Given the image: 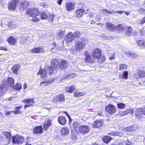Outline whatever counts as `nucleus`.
<instances>
[{"mask_svg": "<svg viewBox=\"0 0 145 145\" xmlns=\"http://www.w3.org/2000/svg\"><path fill=\"white\" fill-rule=\"evenodd\" d=\"M58 61L56 59H52L51 62V67H46L44 70L40 68L39 71L38 72L37 74L40 75V78H44L46 77L47 72L50 74H52L54 71H57L58 70Z\"/></svg>", "mask_w": 145, "mask_h": 145, "instance_id": "nucleus-1", "label": "nucleus"}, {"mask_svg": "<svg viewBox=\"0 0 145 145\" xmlns=\"http://www.w3.org/2000/svg\"><path fill=\"white\" fill-rule=\"evenodd\" d=\"M39 10L38 8H29L26 10L27 14L33 18L31 19L32 21L37 22L39 21L40 19L37 17L39 14Z\"/></svg>", "mask_w": 145, "mask_h": 145, "instance_id": "nucleus-2", "label": "nucleus"}, {"mask_svg": "<svg viewBox=\"0 0 145 145\" xmlns=\"http://www.w3.org/2000/svg\"><path fill=\"white\" fill-rule=\"evenodd\" d=\"M88 39L85 37L81 38L80 40L77 41L75 44V49L77 51L82 50L85 46L88 43Z\"/></svg>", "mask_w": 145, "mask_h": 145, "instance_id": "nucleus-3", "label": "nucleus"}, {"mask_svg": "<svg viewBox=\"0 0 145 145\" xmlns=\"http://www.w3.org/2000/svg\"><path fill=\"white\" fill-rule=\"evenodd\" d=\"M24 140V138L18 135L12 137V142L14 144H21L23 142Z\"/></svg>", "mask_w": 145, "mask_h": 145, "instance_id": "nucleus-4", "label": "nucleus"}, {"mask_svg": "<svg viewBox=\"0 0 145 145\" xmlns=\"http://www.w3.org/2000/svg\"><path fill=\"white\" fill-rule=\"evenodd\" d=\"M106 112L111 115L113 114L116 112V107L111 105H109L105 108Z\"/></svg>", "mask_w": 145, "mask_h": 145, "instance_id": "nucleus-5", "label": "nucleus"}, {"mask_svg": "<svg viewBox=\"0 0 145 145\" xmlns=\"http://www.w3.org/2000/svg\"><path fill=\"white\" fill-rule=\"evenodd\" d=\"M79 130L80 133L85 134L89 133L90 131V128L87 125H82L79 127Z\"/></svg>", "mask_w": 145, "mask_h": 145, "instance_id": "nucleus-6", "label": "nucleus"}, {"mask_svg": "<svg viewBox=\"0 0 145 145\" xmlns=\"http://www.w3.org/2000/svg\"><path fill=\"white\" fill-rule=\"evenodd\" d=\"M19 2L17 0H14L10 1L8 4V8L9 10H15Z\"/></svg>", "mask_w": 145, "mask_h": 145, "instance_id": "nucleus-7", "label": "nucleus"}, {"mask_svg": "<svg viewBox=\"0 0 145 145\" xmlns=\"http://www.w3.org/2000/svg\"><path fill=\"white\" fill-rule=\"evenodd\" d=\"M91 55L95 59H99L101 56V51L98 49H95L93 50Z\"/></svg>", "mask_w": 145, "mask_h": 145, "instance_id": "nucleus-8", "label": "nucleus"}, {"mask_svg": "<svg viewBox=\"0 0 145 145\" xmlns=\"http://www.w3.org/2000/svg\"><path fill=\"white\" fill-rule=\"evenodd\" d=\"M103 121L101 120H96L93 124L92 126L94 128H99L103 125Z\"/></svg>", "mask_w": 145, "mask_h": 145, "instance_id": "nucleus-9", "label": "nucleus"}, {"mask_svg": "<svg viewBox=\"0 0 145 145\" xmlns=\"http://www.w3.org/2000/svg\"><path fill=\"white\" fill-rule=\"evenodd\" d=\"M75 5V3H74L71 2H67L65 6V9L69 11H71L74 8Z\"/></svg>", "mask_w": 145, "mask_h": 145, "instance_id": "nucleus-10", "label": "nucleus"}, {"mask_svg": "<svg viewBox=\"0 0 145 145\" xmlns=\"http://www.w3.org/2000/svg\"><path fill=\"white\" fill-rule=\"evenodd\" d=\"M74 39V34L72 33H70L66 35L65 37V40L67 43L72 41Z\"/></svg>", "mask_w": 145, "mask_h": 145, "instance_id": "nucleus-11", "label": "nucleus"}, {"mask_svg": "<svg viewBox=\"0 0 145 145\" xmlns=\"http://www.w3.org/2000/svg\"><path fill=\"white\" fill-rule=\"evenodd\" d=\"M19 9L22 10H24L26 9L28 7L29 3L27 1L22 2L21 3H19Z\"/></svg>", "mask_w": 145, "mask_h": 145, "instance_id": "nucleus-12", "label": "nucleus"}, {"mask_svg": "<svg viewBox=\"0 0 145 145\" xmlns=\"http://www.w3.org/2000/svg\"><path fill=\"white\" fill-rule=\"evenodd\" d=\"M31 52L32 53L36 54L41 52L44 53L45 52V51L43 47H39L31 49Z\"/></svg>", "mask_w": 145, "mask_h": 145, "instance_id": "nucleus-13", "label": "nucleus"}, {"mask_svg": "<svg viewBox=\"0 0 145 145\" xmlns=\"http://www.w3.org/2000/svg\"><path fill=\"white\" fill-rule=\"evenodd\" d=\"M58 121L61 125H65L67 122V120L65 117L63 116H59L58 118Z\"/></svg>", "mask_w": 145, "mask_h": 145, "instance_id": "nucleus-14", "label": "nucleus"}, {"mask_svg": "<svg viewBox=\"0 0 145 145\" xmlns=\"http://www.w3.org/2000/svg\"><path fill=\"white\" fill-rule=\"evenodd\" d=\"M7 41L11 45H14L16 43V38L12 36L9 37Z\"/></svg>", "mask_w": 145, "mask_h": 145, "instance_id": "nucleus-15", "label": "nucleus"}, {"mask_svg": "<svg viewBox=\"0 0 145 145\" xmlns=\"http://www.w3.org/2000/svg\"><path fill=\"white\" fill-rule=\"evenodd\" d=\"M142 111L141 108H137L136 110L135 114L137 117L140 119L142 117Z\"/></svg>", "mask_w": 145, "mask_h": 145, "instance_id": "nucleus-16", "label": "nucleus"}, {"mask_svg": "<svg viewBox=\"0 0 145 145\" xmlns=\"http://www.w3.org/2000/svg\"><path fill=\"white\" fill-rule=\"evenodd\" d=\"M42 126H38L33 129V132L35 134H40L42 132Z\"/></svg>", "mask_w": 145, "mask_h": 145, "instance_id": "nucleus-17", "label": "nucleus"}, {"mask_svg": "<svg viewBox=\"0 0 145 145\" xmlns=\"http://www.w3.org/2000/svg\"><path fill=\"white\" fill-rule=\"evenodd\" d=\"M68 63L67 61L65 60L61 61L59 64V66L58 65V69L59 67L62 69L63 68H65L68 66Z\"/></svg>", "mask_w": 145, "mask_h": 145, "instance_id": "nucleus-18", "label": "nucleus"}, {"mask_svg": "<svg viewBox=\"0 0 145 145\" xmlns=\"http://www.w3.org/2000/svg\"><path fill=\"white\" fill-rule=\"evenodd\" d=\"M107 29L110 31H113L115 30L116 27L112 24L108 23L106 24Z\"/></svg>", "mask_w": 145, "mask_h": 145, "instance_id": "nucleus-19", "label": "nucleus"}, {"mask_svg": "<svg viewBox=\"0 0 145 145\" xmlns=\"http://www.w3.org/2000/svg\"><path fill=\"white\" fill-rule=\"evenodd\" d=\"M84 10L82 9L76 10V16L78 18L80 17L83 14Z\"/></svg>", "mask_w": 145, "mask_h": 145, "instance_id": "nucleus-20", "label": "nucleus"}, {"mask_svg": "<svg viewBox=\"0 0 145 145\" xmlns=\"http://www.w3.org/2000/svg\"><path fill=\"white\" fill-rule=\"evenodd\" d=\"M126 34L127 36L131 35L132 32V28L130 26L126 27L125 29Z\"/></svg>", "mask_w": 145, "mask_h": 145, "instance_id": "nucleus-21", "label": "nucleus"}, {"mask_svg": "<svg viewBox=\"0 0 145 145\" xmlns=\"http://www.w3.org/2000/svg\"><path fill=\"white\" fill-rule=\"evenodd\" d=\"M101 13L104 15L108 16V14H112L114 13L113 11H109L107 9H103L101 11Z\"/></svg>", "mask_w": 145, "mask_h": 145, "instance_id": "nucleus-22", "label": "nucleus"}, {"mask_svg": "<svg viewBox=\"0 0 145 145\" xmlns=\"http://www.w3.org/2000/svg\"><path fill=\"white\" fill-rule=\"evenodd\" d=\"M51 124V121L50 120H48L46 122L44 125V129L45 130H46L50 126Z\"/></svg>", "mask_w": 145, "mask_h": 145, "instance_id": "nucleus-23", "label": "nucleus"}, {"mask_svg": "<svg viewBox=\"0 0 145 145\" xmlns=\"http://www.w3.org/2000/svg\"><path fill=\"white\" fill-rule=\"evenodd\" d=\"M112 139V138L109 136H105L103 137V140L105 143H108Z\"/></svg>", "mask_w": 145, "mask_h": 145, "instance_id": "nucleus-24", "label": "nucleus"}, {"mask_svg": "<svg viewBox=\"0 0 145 145\" xmlns=\"http://www.w3.org/2000/svg\"><path fill=\"white\" fill-rule=\"evenodd\" d=\"M7 82L8 84L10 86H13L14 84V80L11 77H9L7 79Z\"/></svg>", "mask_w": 145, "mask_h": 145, "instance_id": "nucleus-25", "label": "nucleus"}, {"mask_svg": "<svg viewBox=\"0 0 145 145\" xmlns=\"http://www.w3.org/2000/svg\"><path fill=\"white\" fill-rule=\"evenodd\" d=\"M69 130L68 128L65 127L62 128L61 130V133L62 135H68Z\"/></svg>", "mask_w": 145, "mask_h": 145, "instance_id": "nucleus-26", "label": "nucleus"}, {"mask_svg": "<svg viewBox=\"0 0 145 145\" xmlns=\"http://www.w3.org/2000/svg\"><path fill=\"white\" fill-rule=\"evenodd\" d=\"M19 69L20 66L19 65H14L12 68L13 73L14 74H16Z\"/></svg>", "mask_w": 145, "mask_h": 145, "instance_id": "nucleus-27", "label": "nucleus"}, {"mask_svg": "<svg viewBox=\"0 0 145 145\" xmlns=\"http://www.w3.org/2000/svg\"><path fill=\"white\" fill-rule=\"evenodd\" d=\"M7 84L6 82H2L0 86V88L2 91L3 89H4V91H5L7 89Z\"/></svg>", "mask_w": 145, "mask_h": 145, "instance_id": "nucleus-28", "label": "nucleus"}, {"mask_svg": "<svg viewBox=\"0 0 145 145\" xmlns=\"http://www.w3.org/2000/svg\"><path fill=\"white\" fill-rule=\"evenodd\" d=\"M85 61L87 62L92 63L94 62L93 59L90 55L89 56L86 57Z\"/></svg>", "mask_w": 145, "mask_h": 145, "instance_id": "nucleus-29", "label": "nucleus"}, {"mask_svg": "<svg viewBox=\"0 0 145 145\" xmlns=\"http://www.w3.org/2000/svg\"><path fill=\"white\" fill-rule=\"evenodd\" d=\"M4 135L7 138L8 142H10L12 138L10 133L9 132H5L4 133Z\"/></svg>", "mask_w": 145, "mask_h": 145, "instance_id": "nucleus-30", "label": "nucleus"}, {"mask_svg": "<svg viewBox=\"0 0 145 145\" xmlns=\"http://www.w3.org/2000/svg\"><path fill=\"white\" fill-rule=\"evenodd\" d=\"M75 88L74 86H71L68 87L66 88V91L70 93H72L75 89Z\"/></svg>", "mask_w": 145, "mask_h": 145, "instance_id": "nucleus-31", "label": "nucleus"}, {"mask_svg": "<svg viewBox=\"0 0 145 145\" xmlns=\"http://www.w3.org/2000/svg\"><path fill=\"white\" fill-rule=\"evenodd\" d=\"M76 76V74L74 73H71L69 74L67 76L65 77L64 79H71L75 77Z\"/></svg>", "mask_w": 145, "mask_h": 145, "instance_id": "nucleus-32", "label": "nucleus"}, {"mask_svg": "<svg viewBox=\"0 0 145 145\" xmlns=\"http://www.w3.org/2000/svg\"><path fill=\"white\" fill-rule=\"evenodd\" d=\"M53 81V80L52 81L51 80H46L45 81H43L42 82L40 83V86H44V85H43V84H44V85H48L49 84H50L51 83H52Z\"/></svg>", "mask_w": 145, "mask_h": 145, "instance_id": "nucleus-33", "label": "nucleus"}, {"mask_svg": "<svg viewBox=\"0 0 145 145\" xmlns=\"http://www.w3.org/2000/svg\"><path fill=\"white\" fill-rule=\"evenodd\" d=\"M23 102L25 103L30 104L31 105H32V103H34L33 100L32 99H25L23 100Z\"/></svg>", "mask_w": 145, "mask_h": 145, "instance_id": "nucleus-34", "label": "nucleus"}, {"mask_svg": "<svg viewBox=\"0 0 145 145\" xmlns=\"http://www.w3.org/2000/svg\"><path fill=\"white\" fill-rule=\"evenodd\" d=\"M85 95V93L84 92H77L75 91L74 93V96L75 97H79Z\"/></svg>", "mask_w": 145, "mask_h": 145, "instance_id": "nucleus-35", "label": "nucleus"}, {"mask_svg": "<svg viewBox=\"0 0 145 145\" xmlns=\"http://www.w3.org/2000/svg\"><path fill=\"white\" fill-rule=\"evenodd\" d=\"M124 29V26L122 24H119L117 25L115 29L119 31H122Z\"/></svg>", "mask_w": 145, "mask_h": 145, "instance_id": "nucleus-36", "label": "nucleus"}, {"mask_svg": "<svg viewBox=\"0 0 145 145\" xmlns=\"http://www.w3.org/2000/svg\"><path fill=\"white\" fill-rule=\"evenodd\" d=\"M53 44L55 46L51 49L50 51L52 52L55 53L56 52L57 50L58 49V47L57 46L55 45L56 43L55 42L53 43Z\"/></svg>", "mask_w": 145, "mask_h": 145, "instance_id": "nucleus-37", "label": "nucleus"}, {"mask_svg": "<svg viewBox=\"0 0 145 145\" xmlns=\"http://www.w3.org/2000/svg\"><path fill=\"white\" fill-rule=\"evenodd\" d=\"M137 42L139 46H142L145 48V42L142 40H138L137 41Z\"/></svg>", "mask_w": 145, "mask_h": 145, "instance_id": "nucleus-38", "label": "nucleus"}, {"mask_svg": "<svg viewBox=\"0 0 145 145\" xmlns=\"http://www.w3.org/2000/svg\"><path fill=\"white\" fill-rule=\"evenodd\" d=\"M57 99L58 101H64L65 99L63 95H59L57 97Z\"/></svg>", "mask_w": 145, "mask_h": 145, "instance_id": "nucleus-39", "label": "nucleus"}, {"mask_svg": "<svg viewBox=\"0 0 145 145\" xmlns=\"http://www.w3.org/2000/svg\"><path fill=\"white\" fill-rule=\"evenodd\" d=\"M65 33L64 32L61 30L59 31L57 33V35L59 36V39L63 37Z\"/></svg>", "mask_w": 145, "mask_h": 145, "instance_id": "nucleus-40", "label": "nucleus"}, {"mask_svg": "<svg viewBox=\"0 0 145 145\" xmlns=\"http://www.w3.org/2000/svg\"><path fill=\"white\" fill-rule=\"evenodd\" d=\"M127 54L129 55L131 57L135 58L137 57V54L133 52H128L127 53Z\"/></svg>", "mask_w": 145, "mask_h": 145, "instance_id": "nucleus-41", "label": "nucleus"}, {"mask_svg": "<svg viewBox=\"0 0 145 145\" xmlns=\"http://www.w3.org/2000/svg\"><path fill=\"white\" fill-rule=\"evenodd\" d=\"M13 87L14 89L17 90H20L22 88L21 84L19 83L17 84L16 85L14 86Z\"/></svg>", "mask_w": 145, "mask_h": 145, "instance_id": "nucleus-42", "label": "nucleus"}, {"mask_svg": "<svg viewBox=\"0 0 145 145\" xmlns=\"http://www.w3.org/2000/svg\"><path fill=\"white\" fill-rule=\"evenodd\" d=\"M47 18V16L45 12H42L41 13L40 18L42 20L46 19Z\"/></svg>", "mask_w": 145, "mask_h": 145, "instance_id": "nucleus-43", "label": "nucleus"}, {"mask_svg": "<svg viewBox=\"0 0 145 145\" xmlns=\"http://www.w3.org/2000/svg\"><path fill=\"white\" fill-rule=\"evenodd\" d=\"M127 66L126 65L122 64L120 65V67L119 69L122 71L127 69Z\"/></svg>", "mask_w": 145, "mask_h": 145, "instance_id": "nucleus-44", "label": "nucleus"}, {"mask_svg": "<svg viewBox=\"0 0 145 145\" xmlns=\"http://www.w3.org/2000/svg\"><path fill=\"white\" fill-rule=\"evenodd\" d=\"M125 111L126 115L128 114H132L133 113V109L130 108L127 109L125 110Z\"/></svg>", "mask_w": 145, "mask_h": 145, "instance_id": "nucleus-45", "label": "nucleus"}, {"mask_svg": "<svg viewBox=\"0 0 145 145\" xmlns=\"http://www.w3.org/2000/svg\"><path fill=\"white\" fill-rule=\"evenodd\" d=\"M139 75L142 77L145 76V72L144 71H140L138 73Z\"/></svg>", "mask_w": 145, "mask_h": 145, "instance_id": "nucleus-46", "label": "nucleus"}, {"mask_svg": "<svg viewBox=\"0 0 145 145\" xmlns=\"http://www.w3.org/2000/svg\"><path fill=\"white\" fill-rule=\"evenodd\" d=\"M74 34V38H79L80 37V34L79 31H76L75 32Z\"/></svg>", "mask_w": 145, "mask_h": 145, "instance_id": "nucleus-47", "label": "nucleus"}, {"mask_svg": "<svg viewBox=\"0 0 145 145\" xmlns=\"http://www.w3.org/2000/svg\"><path fill=\"white\" fill-rule=\"evenodd\" d=\"M118 107L119 108H123L125 107V105L123 103H120L117 104Z\"/></svg>", "mask_w": 145, "mask_h": 145, "instance_id": "nucleus-48", "label": "nucleus"}, {"mask_svg": "<svg viewBox=\"0 0 145 145\" xmlns=\"http://www.w3.org/2000/svg\"><path fill=\"white\" fill-rule=\"evenodd\" d=\"M73 126L74 129L76 130L77 128L78 127L79 124L76 122H74L73 123Z\"/></svg>", "mask_w": 145, "mask_h": 145, "instance_id": "nucleus-49", "label": "nucleus"}, {"mask_svg": "<svg viewBox=\"0 0 145 145\" xmlns=\"http://www.w3.org/2000/svg\"><path fill=\"white\" fill-rule=\"evenodd\" d=\"M128 75V72L127 71H125L123 72V78L125 79L127 78V76Z\"/></svg>", "mask_w": 145, "mask_h": 145, "instance_id": "nucleus-50", "label": "nucleus"}, {"mask_svg": "<svg viewBox=\"0 0 145 145\" xmlns=\"http://www.w3.org/2000/svg\"><path fill=\"white\" fill-rule=\"evenodd\" d=\"M140 35L141 36H143L145 34V31L143 29H139Z\"/></svg>", "mask_w": 145, "mask_h": 145, "instance_id": "nucleus-51", "label": "nucleus"}, {"mask_svg": "<svg viewBox=\"0 0 145 145\" xmlns=\"http://www.w3.org/2000/svg\"><path fill=\"white\" fill-rule=\"evenodd\" d=\"M20 43L23 44L26 41V39L24 37H21L20 39Z\"/></svg>", "mask_w": 145, "mask_h": 145, "instance_id": "nucleus-52", "label": "nucleus"}, {"mask_svg": "<svg viewBox=\"0 0 145 145\" xmlns=\"http://www.w3.org/2000/svg\"><path fill=\"white\" fill-rule=\"evenodd\" d=\"M138 11L139 12L142 14H145V9L143 8H140L138 10Z\"/></svg>", "mask_w": 145, "mask_h": 145, "instance_id": "nucleus-53", "label": "nucleus"}, {"mask_svg": "<svg viewBox=\"0 0 145 145\" xmlns=\"http://www.w3.org/2000/svg\"><path fill=\"white\" fill-rule=\"evenodd\" d=\"M119 114L120 116H123L125 115H126V114L125 111H120L119 112Z\"/></svg>", "mask_w": 145, "mask_h": 145, "instance_id": "nucleus-54", "label": "nucleus"}, {"mask_svg": "<svg viewBox=\"0 0 145 145\" xmlns=\"http://www.w3.org/2000/svg\"><path fill=\"white\" fill-rule=\"evenodd\" d=\"M145 23V16L142 19L140 22V23L141 24H143Z\"/></svg>", "mask_w": 145, "mask_h": 145, "instance_id": "nucleus-55", "label": "nucleus"}, {"mask_svg": "<svg viewBox=\"0 0 145 145\" xmlns=\"http://www.w3.org/2000/svg\"><path fill=\"white\" fill-rule=\"evenodd\" d=\"M14 112H14L15 114H16L18 113H19L20 114H22V111H18L17 110H14V111H13Z\"/></svg>", "mask_w": 145, "mask_h": 145, "instance_id": "nucleus-56", "label": "nucleus"}, {"mask_svg": "<svg viewBox=\"0 0 145 145\" xmlns=\"http://www.w3.org/2000/svg\"><path fill=\"white\" fill-rule=\"evenodd\" d=\"M1 50L7 51L8 50L5 47L0 46V50Z\"/></svg>", "mask_w": 145, "mask_h": 145, "instance_id": "nucleus-57", "label": "nucleus"}, {"mask_svg": "<svg viewBox=\"0 0 145 145\" xmlns=\"http://www.w3.org/2000/svg\"><path fill=\"white\" fill-rule=\"evenodd\" d=\"M22 108V107L21 106H20L17 107H16L14 109H16L17 110L20 111L19 110L20 109H21Z\"/></svg>", "mask_w": 145, "mask_h": 145, "instance_id": "nucleus-58", "label": "nucleus"}, {"mask_svg": "<svg viewBox=\"0 0 145 145\" xmlns=\"http://www.w3.org/2000/svg\"><path fill=\"white\" fill-rule=\"evenodd\" d=\"M14 112L13 111H11L10 112L7 111L5 112V114L7 115H9L11 113H12Z\"/></svg>", "mask_w": 145, "mask_h": 145, "instance_id": "nucleus-59", "label": "nucleus"}, {"mask_svg": "<svg viewBox=\"0 0 145 145\" xmlns=\"http://www.w3.org/2000/svg\"><path fill=\"white\" fill-rule=\"evenodd\" d=\"M142 114H143L145 115V106L142 108Z\"/></svg>", "mask_w": 145, "mask_h": 145, "instance_id": "nucleus-60", "label": "nucleus"}, {"mask_svg": "<svg viewBox=\"0 0 145 145\" xmlns=\"http://www.w3.org/2000/svg\"><path fill=\"white\" fill-rule=\"evenodd\" d=\"M112 56L110 57H109V59L110 60L113 59L114 58V54L112 53Z\"/></svg>", "mask_w": 145, "mask_h": 145, "instance_id": "nucleus-61", "label": "nucleus"}, {"mask_svg": "<svg viewBox=\"0 0 145 145\" xmlns=\"http://www.w3.org/2000/svg\"><path fill=\"white\" fill-rule=\"evenodd\" d=\"M124 129L125 130V131H131L132 130H134V129H133V128L131 129H130L129 128H125V129Z\"/></svg>", "mask_w": 145, "mask_h": 145, "instance_id": "nucleus-62", "label": "nucleus"}, {"mask_svg": "<svg viewBox=\"0 0 145 145\" xmlns=\"http://www.w3.org/2000/svg\"><path fill=\"white\" fill-rule=\"evenodd\" d=\"M85 54L86 56V57L89 56L90 55L89 54L88 51H86L85 52Z\"/></svg>", "mask_w": 145, "mask_h": 145, "instance_id": "nucleus-63", "label": "nucleus"}, {"mask_svg": "<svg viewBox=\"0 0 145 145\" xmlns=\"http://www.w3.org/2000/svg\"><path fill=\"white\" fill-rule=\"evenodd\" d=\"M63 0H58L57 1V3L59 5H61V3H62V1H63Z\"/></svg>", "mask_w": 145, "mask_h": 145, "instance_id": "nucleus-64", "label": "nucleus"}]
</instances>
